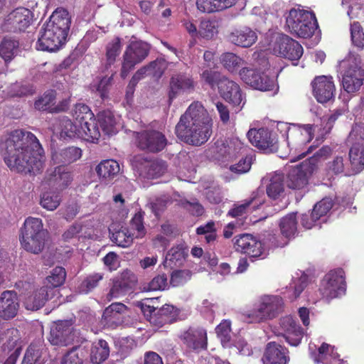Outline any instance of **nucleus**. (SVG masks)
Segmentation results:
<instances>
[{
    "label": "nucleus",
    "instance_id": "9b49d317",
    "mask_svg": "<svg viewBox=\"0 0 364 364\" xmlns=\"http://www.w3.org/2000/svg\"><path fill=\"white\" fill-rule=\"evenodd\" d=\"M138 147L147 152L158 153L164 149L168 141L166 136L155 129H146L137 133Z\"/></svg>",
    "mask_w": 364,
    "mask_h": 364
},
{
    "label": "nucleus",
    "instance_id": "6ab92c4d",
    "mask_svg": "<svg viewBox=\"0 0 364 364\" xmlns=\"http://www.w3.org/2000/svg\"><path fill=\"white\" fill-rule=\"evenodd\" d=\"M297 4V37L311 38L318 28L315 14L312 11L301 9Z\"/></svg>",
    "mask_w": 364,
    "mask_h": 364
},
{
    "label": "nucleus",
    "instance_id": "052dcab7",
    "mask_svg": "<svg viewBox=\"0 0 364 364\" xmlns=\"http://www.w3.org/2000/svg\"><path fill=\"white\" fill-rule=\"evenodd\" d=\"M192 273L188 269L175 270L172 272L170 279V284L173 287L183 285L191 279Z\"/></svg>",
    "mask_w": 364,
    "mask_h": 364
},
{
    "label": "nucleus",
    "instance_id": "e433bc0d",
    "mask_svg": "<svg viewBox=\"0 0 364 364\" xmlns=\"http://www.w3.org/2000/svg\"><path fill=\"white\" fill-rule=\"evenodd\" d=\"M109 355L108 343L103 339L93 343L90 350V360L94 364H100L105 361Z\"/></svg>",
    "mask_w": 364,
    "mask_h": 364
},
{
    "label": "nucleus",
    "instance_id": "c85d7f7f",
    "mask_svg": "<svg viewBox=\"0 0 364 364\" xmlns=\"http://www.w3.org/2000/svg\"><path fill=\"white\" fill-rule=\"evenodd\" d=\"M127 311L126 305L114 302L107 306L102 314V323L109 328H114L122 322L123 314Z\"/></svg>",
    "mask_w": 364,
    "mask_h": 364
},
{
    "label": "nucleus",
    "instance_id": "20e7f679",
    "mask_svg": "<svg viewBox=\"0 0 364 364\" xmlns=\"http://www.w3.org/2000/svg\"><path fill=\"white\" fill-rule=\"evenodd\" d=\"M48 232L43 229L42 220L28 217L21 229L19 240L21 245L26 252L38 255L43 252Z\"/></svg>",
    "mask_w": 364,
    "mask_h": 364
},
{
    "label": "nucleus",
    "instance_id": "0eeeda50",
    "mask_svg": "<svg viewBox=\"0 0 364 364\" xmlns=\"http://www.w3.org/2000/svg\"><path fill=\"white\" fill-rule=\"evenodd\" d=\"M151 46L142 41H132L126 48L122 56L120 76L125 79L134 67L146 59Z\"/></svg>",
    "mask_w": 364,
    "mask_h": 364
},
{
    "label": "nucleus",
    "instance_id": "774afa93",
    "mask_svg": "<svg viewBox=\"0 0 364 364\" xmlns=\"http://www.w3.org/2000/svg\"><path fill=\"white\" fill-rule=\"evenodd\" d=\"M79 348L75 347L68 351L63 358L61 364H83V360L77 352Z\"/></svg>",
    "mask_w": 364,
    "mask_h": 364
},
{
    "label": "nucleus",
    "instance_id": "7ed1b4c3",
    "mask_svg": "<svg viewBox=\"0 0 364 364\" xmlns=\"http://www.w3.org/2000/svg\"><path fill=\"white\" fill-rule=\"evenodd\" d=\"M71 24L67 9L57 8L46 21L38 36L36 48L43 51H55L65 43Z\"/></svg>",
    "mask_w": 364,
    "mask_h": 364
},
{
    "label": "nucleus",
    "instance_id": "dca6fc26",
    "mask_svg": "<svg viewBox=\"0 0 364 364\" xmlns=\"http://www.w3.org/2000/svg\"><path fill=\"white\" fill-rule=\"evenodd\" d=\"M218 92L225 101L232 105L235 112L241 111L245 100L237 83L226 77L220 82Z\"/></svg>",
    "mask_w": 364,
    "mask_h": 364
},
{
    "label": "nucleus",
    "instance_id": "c756f323",
    "mask_svg": "<svg viewBox=\"0 0 364 364\" xmlns=\"http://www.w3.org/2000/svg\"><path fill=\"white\" fill-rule=\"evenodd\" d=\"M263 364H287L289 361L285 348L275 342L267 344L262 357Z\"/></svg>",
    "mask_w": 364,
    "mask_h": 364
},
{
    "label": "nucleus",
    "instance_id": "8fccbe9b",
    "mask_svg": "<svg viewBox=\"0 0 364 364\" xmlns=\"http://www.w3.org/2000/svg\"><path fill=\"white\" fill-rule=\"evenodd\" d=\"M350 39L352 44L358 50L364 49V31L358 21H353L350 25Z\"/></svg>",
    "mask_w": 364,
    "mask_h": 364
},
{
    "label": "nucleus",
    "instance_id": "bb28decb",
    "mask_svg": "<svg viewBox=\"0 0 364 364\" xmlns=\"http://www.w3.org/2000/svg\"><path fill=\"white\" fill-rule=\"evenodd\" d=\"M195 83L193 78L183 73L173 75L170 80L168 102L171 104L172 101L181 92L192 91L194 90Z\"/></svg>",
    "mask_w": 364,
    "mask_h": 364
},
{
    "label": "nucleus",
    "instance_id": "13d9d810",
    "mask_svg": "<svg viewBox=\"0 0 364 364\" xmlns=\"http://www.w3.org/2000/svg\"><path fill=\"white\" fill-rule=\"evenodd\" d=\"M121 40L118 37L115 38L107 44L106 48V58L107 64L111 65L115 62L116 58L119 55L121 51Z\"/></svg>",
    "mask_w": 364,
    "mask_h": 364
},
{
    "label": "nucleus",
    "instance_id": "9d476101",
    "mask_svg": "<svg viewBox=\"0 0 364 364\" xmlns=\"http://www.w3.org/2000/svg\"><path fill=\"white\" fill-rule=\"evenodd\" d=\"M33 19V14L31 10L19 7L9 13L2 26L6 32H23L28 28Z\"/></svg>",
    "mask_w": 364,
    "mask_h": 364
},
{
    "label": "nucleus",
    "instance_id": "473e14b6",
    "mask_svg": "<svg viewBox=\"0 0 364 364\" xmlns=\"http://www.w3.org/2000/svg\"><path fill=\"white\" fill-rule=\"evenodd\" d=\"M82 156V150L76 146H69L52 153V161L54 164L65 166L73 163Z\"/></svg>",
    "mask_w": 364,
    "mask_h": 364
},
{
    "label": "nucleus",
    "instance_id": "7c9ffc66",
    "mask_svg": "<svg viewBox=\"0 0 364 364\" xmlns=\"http://www.w3.org/2000/svg\"><path fill=\"white\" fill-rule=\"evenodd\" d=\"M53 296L52 290L43 286L25 298L24 305L28 310L36 311L42 308L46 301Z\"/></svg>",
    "mask_w": 364,
    "mask_h": 364
},
{
    "label": "nucleus",
    "instance_id": "f704fd0d",
    "mask_svg": "<svg viewBox=\"0 0 364 364\" xmlns=\"http://www.w3.org/2000/svg\"><path fill=\"white\" fill-rule=\"evenodd\" d=\"M348 158L352 171L355 173L362 171L364 169V144L354 143L349 149Z\"/></svg>",
    "mask_w": 364,
    "mask_h": 364
},
{
    "label": "nucleus",
    "instance_id": "f257e3e1",
    "mask_svg": "<svg viewBox=\"0 0 364 364\" xmlns=\"http://www.w3.org/2000/svg\"><path fill=\"white\" fill-rule=\"evenodd\" d=\"M5 164L11 171L36 175L44 168L45 156L37 137L30 132H11L2 145Z\"/></svg>",
    "mask_w": 364,
    "mask_h": 364
},
{
    "label": "nucleus",
    "instance_id": "4c0bfd02",
    "mask_svg": "<svg viewBox=\"0 0 364 364\" xmlns=\"http://www.w3.org/2000/svg\"><path fill=\"white\" fill-rule=\"evenodd\" d=\"M79 126L80 127V139L92 143H96L99 140L100 132L96 119L87 121Z\"/></svg>",
    "mask_w": 364,
    "mask_h": 364
},
{
    "label": "nucleus",
    "instance_id": "4468645a",
    "mask_svg": "<svg viewBox=\"0 0 364 364\" xmlns=\"http://www.w3.org/2000/svg\"><path fill=\"white\" fill-rule=\"evenodd\" d=\"M74 338L73 321L63 320L55 322L51 327L48 341L53 346H67L73 342Z\"/></svg>",
    "mask_w": 364,
    "mask_h": 364
},
{
    "label": "nucleus",
    "instance_id": "c03bdc74",
    "mask_svg": "<svg viewBox=\"0 0 364 364\" xmlns=\"http://www.w3.org/2000/svg\"><path fill=\"white\" fill-rule=\"evenodd\" d=\"M60 136L61 137L65 139H80V127L79 124L75 121V122H72L68 118H63L60 120Z\"/></svg>",
    "mask_w": 364,
    "mask_h": 364
},
{
    "label": "nucleus",
    "instance_id": "864d4df0",
    "mask_svg": "<svg viewBox=\"0 0 364 364\" xmlns=\"http://www.w3.org/2000/svg\"><path fill=\"white\" fill-rule=\"evenodd\" d=\"M73 116L75 121L80 124L95 119L94 114L90 108L85 104H77L74 109Z\"/></svg>",
    "mask_w": 364,
    "mask_h": 364
},
{
    "label": "nucleus",
    "instance_id": "b1692460",
    "mask_svg": "<svg viewBox=\"0 0 364 364\" xmlns=\"http://www.w3.org/2000/svg\"><path fill=\"white\" fill-rule=\"evenodd\" d=\"M19 302L14 291H4L0 295V318L8 321L18 314Z\"/></svg>",
    "mask_w": 364,
    "mask_h": 364
},
{
    "label": "nucleus",
    "instance_id": "72a5a7b5",
    "mask_svg": "<svg viewBox=\"0 0 364 364\" xmlns=\"http://www.w3.org/2000/svg\"><path fill=\"white\" fill-rule=\"evenodd\" d=\"M235 0H196L197 9L202 13H214L230 8Z\"/></svg>",
    "mask_w": 364,
    "mask_h": 364
},
{
    "label": "nucleus",
    "instance_id": "412c9836",
    "mask_svg": "<svg viewBox=\"0 0 364 364\" xmlns=\"http://www.w3.org/2000/svg\"><path fill=\"white\" fill-rule=\"evenodd\" d=\"M270 49L274 55L287 58L292 61L293 65H296L294 63L296 60L295 41L287 35H277L270 44Z\"/></svg>",
    "mask_w": 364,
    "mask_h": 364
},
{
    "label": "nucleus",
    "instance_id": "a19ab883",
    "mask_svg": "<svg viewBox=\"0 0 364 364\" xmlns=\"http://www.w3.org/2000/svg\"><path fill=\"white\" fill-rule=\"evenodd\" d=\"M279 325L286 333L284 337L286 341L292 346H296V321L293 315H287L280 318Z\"/></svg>",
    "mask_w": 364,
    "mask_h": 364
},
{
    "label": "nucleus",
    "instance_id": "49530a36",
    "mask_svg": "<svg viewBox=\"0 0 364 364\" xmlns=\"http://www.w3.org/2000/svg\"><path fill=\"white\" fill-rule=\"evenodd\" d=\"M104 278L101 273H93L87 275L78 286V291L81 294H88L98 287L99 283Z\"/></svg>",
    "mask_w": 364,
    "mask_h": 364
},
{
    "label": "nucleus",
    "instance_id": "1a4fd4ad",
    "mask_svg": "<svg viewBox=\"0 0 364 364\" xmlns=\"http://www.w3.org/2000/svg\"><path fill=\"white\" fill-rule=\"evenodd\" d=\"M331 151L330 146H323L312 156L297 165V190L302 189L308 185L309 177L316 169L318 159L321 157L328 156Z\"/></svg>",
    "mask_w": 364,
    "mask_h": 364
},
{
    "label": "nucleus",
    "instance_id": "37998d69",
    "mask_svg": "<svg viewBox=\"0 0 364 364\" xmlns=\"http://www.w3.org/2000/svg\"><path fill=\"white\" fill-rule=\"evenodd\" d=\"M281 234L287 240L294 238L296 232V213H291L284 216L279 221Z\"/></svg>",
    "mask_w": 364,
    "mask_h": 364
},
{
    "label": "nucleus",
    "instance_id": "680f3d73",
    "mask_svg": "<svg viewBox=\"0 0 364 364\" xmlns=\"http://www.w3.org/2000/svg\"><path fill=\"white\" fill-rule=\"evenodd\" d=\"M333 202L329 198H324L318 202L313 208L312 217L316 220H319L321 217L326 215L332 208Z\"/></svg>",
    "mask_w": 364,
    "mask_h": 364
},
{
    "label": "nucleus",
    "instance_id": "69168bd1",
    "mask_svg": "<svg viewBox=\"0 0 364 364\" xmlns=\"http://www.w3.org/2000/svg\"><path fill=\"white\" fill-rule=\"evenodd\" d=\"M333 346H331L326 343H323L318 349V353L314 355V362L316 363H327L328 355H329L330 352L333 353Z\"/></svg>",
    "mask_w": 364,
    "mask_h": 364
},
{
    "label": "nucleus",
    "instance_id": "2eb2a0df",
    "mask_svg": "<svg viewBox=\"0 0 364 364\" xmlns=\"http://www.w3.org/2000/svg\"><path fill=\"white\" fill-rule=\"evenodd\" d=\"M311 86L312 94L319 103H326L335 97L336 86L332 76H316L311 81Z\"/></svg>",
    "mask_w": 364,
    "mask_h": 364
},
{
    "label": "nucleus",
    "instance_id": "6e6552de",
    "mask_svg": "<svg viewBox=\"0 0 364 364\" xmlns=\"http://www.w3.org/2000/svg\"><path fill=\"white\" fill-rule=\"evenodd\" d=\"M286 176L284 174L275 173L269 178V183L266 186V192L272 200H277L284 191V184L289 188L296 189V166L287 165L285 167Z\"/></svg>",
    "mask_w": 364,
    "mask_h": 364
},
{
    "label": "nucleus",
    "instance_id": "a18cd8bd",
    "mask_svg": "<svg viewBox=\"0 0 364 364\" xmlns=\"http://www.w3.org/2000/svg\"><path fill=\"white\" fill-rule=\"evenodd\" d=\"M61 196L59 192L47 191L41 196L40 205L48 210H55L60 204Z\"/></svg>",
    "mask_w": 364,
    "mask_h": 364
},
{
    "label": "nucleus",
    "instance_id": "bf43d9fd",
    "mask_svg": "<svg viewBox=\"0 0 364 364\" xmlns=\"http://www.w3.org/2000/svg\"><path fill=\"white\" fill-rule=\"evenodd\" d=\"M56 92L53 90L46 92L42 97L34 103V107L38 110H47L54 104Z\"/></svg>",
    "mask_w": 364,
    "mask_h": 364
},
{
    "label": "nucleus",
    "instance_id": "ddd939ff",
    "mask_svg": "<svg viewBox=\"0 0 364 364\" xmlns=\"http://www.w3.org/2000/svg\"><path fill=\"white\" fill-rule=\"evenodd\" d=\"M241 80L250 87L261 91H271L275 87L274 79L255 69L242 68L239 72Z\"/></svg>",
    "mask_w": 364,
    "mask_h": 364
},
{
    "label": "nucleus",
    "instance_id": "4d7b16f0",
    "mask_svg": "<svg viewBox=\"0 0 364 364\" xmlns=\"http://www.w3.org/2000/svg\"><path fill=\"white\" fill-rule=\"evenodd\" d=\"M200 77L201 79L211 88H214L217 86L218 89L220 82L226 78V77L222 76L219 72L211 69H207L203 71Z\"/></svg>",
    "mask_w": 364,
    "mask_h": 364
},
{
    "label": "nucleus",
    "instance_id": "4be33fe9",
    "mask_svg": "<svg viewBox=\"0 0 364 364\" xmlns=\"http://www.w3.org/2000/svg\"><path fill=\"white\" fill-rule=\"evenodd\" d=\"M264 203V194L260 191H253L251 196L244 200L241 204H234L228 211V215L232 218L242 217L248 212L258 209Z\"/></svg>",
    "mask_w": 364,
    "mask_h": 364
},
{
    "label": "nucleus",
    "instance_id": "423d86ee",
    "mask_svg": "<svg viewBox=\"0 0 364 364\" xmlns=\"http://www.w3.org/2000/svg\"><path fill=\"white\" fill-rule=\"evenodd\" d=\"M346 272L338 267L326 273L320 283L319 291L327 301L337 298L346 291Z\"/></svg>",
    "mask_w": 364,
    "mask_h": 364
},
{
    "label": "nucleus",
    "instance_id": "0e129e2a",
    "mask_svg": "<svg viewBox=\"0 0 364 364\" xmlns=\"http://www.w3.org/2000/svg\"><path fill=\"white\" fill-rule=\"evenodd\" d=\"M159 311L162 315L167 324H171L176 321L178 316L177 308L171 304H164L161 308L158 307Z\"/></svg>",
    "mask_w": 364,
    "mask_h": 364
},
{
    "label": "nucleus",
    "instance_id": "338daca9",
    "mask_svg": "<svg viewBox=\"0 0 364 364\" xmlns=\"http://www.w3.org/2000/svg\"><path fill=\"white\" fill-rule=\"evenodd\" d=\"M167 276L165 274H159L154 277L148 284L147 290L159 291L164 290L166 287Z\"/></svg>",
    "mask_w": 364,
    "mask_h": 364
},
{
    "label": "nucleus",
    "instance_id": "e2e57ef3",
    "mask_svg": "<svg viewBox=\"0 0 364 364\" xmlns=\"http://www.w3.org/2000/svg\"><path fill=\"white\" fill-rule=\"evenodd\" d=\"M215 332L223 343H228L231 336V323L228 320H223L215 328Z\"/></svg>",
    "mask_w": 364,
    "mask_h": 364
},
{
    "label": "nucleus",
    "instance_id": "f3484780",
    "mask_svg": "<svg viewBox=\"0 0 364 364\" xmlns=\"http://www.w3.org/2000/svg\"><path fill=\"white\" fill-rule=\"evenodd\" d=\"M234 247L235 250L245 254L250 257H259L264 251L262 242L255 236L249 233L239 234L234 237Z\"/></svg>",
    "mask_w": 364,
    "mask_h": 364
},
{
    "label": "nucleus",
    "instance_id": "09e8293b",
    "mask_svg": "<svg viewBox=\"0 0 364 364\" xmlns=\"http://www.w3.org/2000/svg\"><path fill=\"white\" fill-rule=\"evenodd\" d=\"M220 62L225 69L230 73H235L239 68L244 65L242 58L232 53H223L220 57Z\"/></svg>",
    "mask_w": 364,
    "mask_h": 364
},
{
    "label": "nucleus",
    "instance_id": "cd10ccee",
    "mask_svg": "<svg viewBox=\"0 0 364 364\" xmlns=\"http://www.w3.org/2000/svg\"><path fill=\"white\" fill-rule=\"evenodd\" d=\"M159 300L158 297L149 298L141 302L140 308L146 319L150 324L156 328L166 325L167 323L158 310V306H154V303Z\"/></svg>",
    "mask_w": 364,
    "mask_h": 364
},
{
    "label": "nucleus",
    "instance_id": "3c124183",
    "mask_svg": "<svg viewBox=\"0 0 364 364\" xmlns=\"http://www.w3.org/2000/svg\"><path fill=\"white\" fill-rule=\"evenodd\" d=\"M46 352L45 345L42 342L32 343L28 347L25 353L28 355V359L37 364H43L44 359L42 358L43 353Z\"/></svg>",
    "mask_w": 364,
    "mask_h": 364
},
{
    "label": "nucleus",
    "instance_id": "c9c22d12",
    "mask_svg": "<svg viewBox=\"0 0 364 364\" xmlns=\"http://www.w3.org/2000/svg\"><path fill=\"white\" fill-rule=\"evenodd\" d=\"M188 252L182 245L171 247L166 255L165 262L171 269L181 267L186 261Z\"/></svg>",
    "mask_w": 364,
    "mask_h": 364
},
{
    "label": "nucleus",
    "instance_id": "ea45409f",
    "mask_svg": "<svg viewBox=\"0 0 364 364\" xmlns=\"http://www.w3.org/2000/svg\"><path fill=\"white\" fill-rule=\"evenodd\" d=\"M119 164L113 159L101 161L95 168L99 177L105 179H112L119 172Z\"/></svg>",
    "mask_w": 364,
    "mask_h": 364
},
{
    "label": "nucleus",
    "instance_id": "39448f33",
    "mask_svg": "<svg viewBox=\"0 0 364 364\" xmlns=\"http://www.w3.org/2000/svg\"><path fill=\"white\" fill-rule=\"evenodd\" d=\"M283 299L278 295H263L247 317L251 322L260 323L276 318L284 310Z\"/></svg>",
    "mask_w": 364,
    "mask_h": 364
},
{
    "label": "nucleus",
    "instance_id": "2f4dec72",
    "mask_svg": "<svg viewBox=\"0 0 364 364\" xmlns=\"http://www.w3.org/2000/svg\"><path fill=\"white\" fill-rule=\"evenodd\" d=\"M229 40L237 46L249 48L257 41V35L250 27L244 26L231 32Z\"/></svg>",
    "mask_w": 364,
    "mask_h": 364
},
{
    "label": "nucleus",
    "instance_id": "f03ea898",
    "mask_svg": "<svg viewBox=\"0 0 364 364\" xmlns=\"http://www.w3.org/2000/svg\"><path fill=\"white\" fill-rule=\"evenodd\" d=\"M212 119L200 102H193L180 117L175 127L176 136L183 142L200 146L212 134Z\"/></svg>",
    "mask_w": 364,
    "mask_h": 364
},
{
    "label": "nucleus",
    "instance_id": "de8ad7c7",
    "mask_svg": "<svg viewBox=\"0 0 364 364\" xmlns=\"http://www.w3.org/2000/svg\"><path fill=\"white\" fill-rule=\"evenodd\" d=\"M218 23L215 19L204 18L200 21L198 34L206 39L213 38L218 33Z\"/></svg>",
    "mask_w": 364,
    "mask_h": 364
},
{
    "label": "nucleus",
    "instance_id": "aec40b11",
    "mask_svg": "<svg viewBox=\"0 0 364 364\" xmlns=\"http://www.w3.org/2000/svg\"><path fill=\"white\" fill-rule=\"evenodd\" d=\"M181 339L187 348L200 351L207 349L208 336L205 329L201 327H190L181 336Z\"/></svg>",
    "mask_w": 364,
    "mask_h": 364
},
{
    "label": "nucleus",
    "instance_id": "6e6d98bb",
    "mask_svg": "<svg viewBox=\"0 0 364 364\" xmlns=\"http://www.w3.org/2000/svg\"><path fill=\"white\" fill-rule=\"evenodd\" d=\"M321 127L317 131V136L316 137L315 142H317L316 145H311L306 152H302L297 156V161L304 158L308 154L311 153L314 150L318 144H321L326 138V136L329 134L332 130V127L327 124L325 122H323Z\"/></svg>",
    "mask_w": 364,
    "mask_h": 364
},
{
    "label": "nucleus",
    "instance_id": "a878e982",
    "mask_svg": "<svg viewBox=\"0 0 364 364\" xmlns=\"http://www.w3.org/2000/svg\"><path fill=\"white\" fill-rule=\"evenodd\" d=\"M364 83V69L355 65L349 67L342 77V85L345 91L348 93L358 92Z\"/></svg>",
    "mask_w": 364,
    "mask_h": 364
},
{
    "label": "nucleus",
    "instance_id": "603ef678",
    "mask_svg": "<svg viewBox=\"0 0 364 364\" xmlns=\"http://www.w3.org/2000/svg\"><path fill=\"white\" fill-rule=\"evenodd\" d=\"M111 239L117 245L122 247H129L133 242V235L127 228L124 227L113 232Z\"/></svg>",
    "mask_w": 364,
    "mask_h": 364
},
{
    "label": "nucleus",
    "instance_id": "5fc2aeb1",
    "mask_svg": "<svg viewBox=\"0 0 364 364\" xmlns=\"http://www.w3.org/2000/svg\"><path fill=\"white\" fill-rule=\"evenodd\" d=\"M301 274L297 279V296L315 279V268L309 265L307 268L300 270Z\"/></svg>",
    "mask_w": 364,
    "mask_h": 364
},
{
    "label": "nucleus",
    "instance_id": "58836bf2",
    "mask_svg": "<svg viewBox=\"0 0 364 364\" xmlns=\"http://www.w3.org/2000/svg\"><path fill=\"white\" fill-rule=\"evenodd\" d=\"M65 277V269L62 267H56L50 272V274L46 278L43 287L52 290V294L55 296L57 291L56 288L64 283Z\"/></svg>",
    "mask_w": 364,
    "mask_h": 364
},
{
    "label": "nucleus",
    "instance_id": "393cba45",
    "mask_svg": "<svg viewBox=\"0 0 364 364\" xmlns=\"http://www.w3.org/2000/svg\"><path fill=\"white\" fill-rule=\"evenodd\" d=\"M136 282L135 276L130 271H125L120 278L113 280L112 286L107 295L108 301L125 296Z\"/></svg>",
    "mask_w": 364,
    "mask_h": 364
},
{
    "label": "nucleus",
    "instance_id": "f8f14e48",
    "mask_svg": "<svg viewBox=\"0 0 364 364\" xmlns=\"http://www.w3.org/2000/svg\"><path fill=\"white\" fill-rule=\"evenodd\" d=\"M247 136L250 142L259 149L269 153L277 151V134L267 128L250 129Z\"/></svg>",
    "mask_w": 364,
    "mask_h": 364
},
{
    "label": "nucleus",
    "instance_id": "5701e85b",
    "mask_svg": "<svg viewBox=\"0 0 364 364\" xmlns=\"http://www.w3.org/2000/svg\"><path fill=\"white\" fill-rule=\"evenodd\" d=\"M45 181L51 188L61 191L70 185L73 181V174L68 167L59 165L45 177Z\"/></svg>",
    "mask_w": 364,
    "mask_h": 364
},
{
    "label": "nucleus",
    "instance_id": "79ce46f5",
    "mask_svg": "<svg viewBox=\"0 0 364 364\" xmlns=\"http://www.w3.org/2000/svg\"><path fill=\"white\" fill-rule=\"evenodd\" d=\"M18 46V41L4 37L0 43V56L5 62H10L16 55Z\"/></svg>",
    "mask_w": 364,
    "mask_h": 364
},
{
    "label": "nucleus",
    "instance_id": "a211bd4d",
    "mask_svg": "<svg viewBox=\"0 0 364 364\" xmlns=\"http://www.w3.org/2000/svg\"><path fill=\"white\" fill-rule=\"evenodd\" d=\"M0 345L4 353L10 354L6 360L13 358L16 364L22 350L18 330L14 328L6 329L0 336Z\"/></svg>",
    "mask_w": 364,
    "mask_h": 364
}]
</instances>
